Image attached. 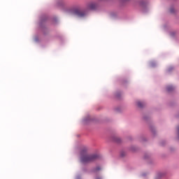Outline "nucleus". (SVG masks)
I'll list each match as a JSON object with an SVG mask.
<instances>
[{"instance_id": "obj_4", "label": "nucleus", "mask_w": 179, "mask_h": 179, "mask_svg": "<svg viewBox=\"0 0 179 179\" xmlns=\"http://www.w3.org/2000/svg\"><path fill=\"white\" fill-rule=\"evenodd\" d=\"M138 5H140V6H143L145 5V0H140L137 2Z\"/></svg>"}, {"instance_id": "obj_3", "label": "nucleus", "mask_w": 179, "mask_h": 179, "mask_svg": "<svg viewBox=\"0 0 179 179\" xmlns=\"http://www.w3.org/2000/svg\"><path fill=\"white\" fill-rule=\"evenodd\" d=\"M97 4L94 2L90 3L87 5V9H90V10H94V9H96Z\"/></svg>"}, {"instance_id": "obj_7", "label": "nucleus", "mask_w": 179, "mask_h": 179, "mask_svg": "<svg viewBox=\"0 0 179 179\" xmlns=\"http://www.w3.org/2000/svg\"><path fill=\"white\" fill-rule=\"evenodd\" d=\"M170 13H176V10L173 8L169 9Z\"/></svg>"}, {"instance_id": "obj_2", "label": "nucleus", "mask_w": 179, "mask_h": 179, "mask_svg": "<svg viewBox=\"0 0 179 179\" xmlns=\"http://www.w3.org/2000/svg\"><path fill=\"white\" fill-rule=\"evenodd\" d=\"M73 14L76 15V16H78V17H83V16L86 15L85 11H82L80 10H75Z\"/></svg>"}, {"instance_id": "obj_8", "label": "nucleus", "mask_w": 179, "mask_h": 179, "mask_svg": "<svg viewBox=\"0 0 179 179\" xmlns=\"http://www.w3.org/2000/svg\"><path fill=\"white\" fill-rule=\"evenodd\" d=\"M99 170H101V169L100 168V166H97L96 168V171H99Z\"/></svg>"}, {"instance_id": "obj_6", "label": "nucleus", "mask_w": 179, "mask_h": 179, "mask_svg": "<svg viewBox=\"0 0 179 179\" xmlns=\"http://www.w3.org/2000/svg\"><path fill=\"white\" fill-rule=\"evenodd\" d=\"M174 89V87L172 85H169L166 87L167 92H173V90Z\"/></svg>"}, {"instance_id": "obj_5", "label": "nucleus", "mask_w": 179, "mask_h": 179, "mask_svg": "<svg viewBox=\"0 0 179 179\" xmlns=\"http://www.w3.org/2000/svg\"><path fill=\"white\" fill-rule=\"evenodd\" d=\"M137 106H138V107H140V108H142V107H143V106H145V103L138 101L137 102Z\"/></svg>"}, {"instance_id": "obj_1", "label": "nucleus", "mask_w": 179, "mask_h": 179, "mask_svg": "<svg viewBox=\"0 0 179 179\" xmlns=\"http://www.w3.org/2000/svg\"><path fill=\"white\" fill-rule=\"evenodd\" d=\"M99 159V155H87L86 151L83 150L81 152V163H90V162H94Z\"/></svg>"}]
</instances>
